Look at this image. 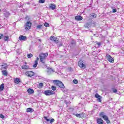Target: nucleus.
<instances>
[{"mask_svg":"<svg viewBox=\"0 0 124 124\" xmlns=\"http://www.w3.org/2000/svg\"><path fill=\"white\" fill-rule=\"evenodd\" d=\"M4 89V84H3V83H2L0 86V92H1L2 91H3Z\"/></svg>","mask_w":124,"mask_h":124,"instance_id":"obj_23","label":"nucleus"},{"mask_svg":"<svg viewBox=\"0 0 124 124\" xmlns=\"http://www.w3.org/2000/svg\"><path fill=\"white\" fill-rule=\"evenodd\" d=\"M3 37V34H0V39H1V38H2Z\"/></svg>","mask_w":124,"mask_h":124,"instance_id":"obj_47","label":"nucleus"},{"mask_svg":"<svg viewBox=\"0 0 124 124\" xmlns=\"http://www.w3.org/2000/svg\"><path fill=\"white\" fill-rule=\"evenodd\" d=\"M95 97H96V98H97V101H98V102H101L102 97L99 94H98V93H96L95 94Z\"/></svg>","mask_w":124,"mask_h":124,"instance_id":"obj_10","label":"nucleus"},{"mask_svg":"<svg viewBox=\"0 0 124 124\" xmlns=\"http://www.w3.org/2000/svg\"><path fill=\"white\" fill-rule=\"evenodd\" d=\"M45 2V0H39L40 3H44Z\"/></svg>","mask_w":124,"mask_h":124,"instance_id":"obj_39","label":"nucleus"},{"mask_svg":"<svg viewBox=\"0 0 124 124\" xmlns=\"http://www.w3.org/2000/svg\"><path fill=\"white\" fill-rule=\"evenodd\" d=\"M92 25V24L90 23H87L84 25V27L85 28H87V29H89V28H90V27H91V26Z\"/></svg>","mask_w":124,"mask_h":124,"instance_id":"obj_20","label":"nucleus"},{"mask_svg":"<svg viewBox=\"0 0 124 124\" xmlns=\"http://www.w3.org/2000/svg\"><path fill=\"white\" fill-rule=\"evenodd\" d=\"M75 19L77 21H81V20H83V17L80 16H78L75 17Z\"/></svg>","mask_w":124,"mask_h":124,"instance_id":"obj_15","label":"nucleus"},{"mask_svg":"<svg viewBox=\"0 0 124 124\" xmlns=\"http://www.w3.org/2000/svg\"><path fill=\"white\" fill-rule=\"evenodd\" d=\"M97 45H98V46H100V45H101L100 43H97Z\"/></svg>","mask_w":124,"mask_h":124,"instance_id":"obj_49","label":"nucleus"},{"mask_svg":"<svg viewBox=\"0 0 124 124\" xmlns=\"http://www.w3.org/2000/svg\"><path fill=\"white\" fill-rule=\"evenodd\" d=\"M62 46V43H60L58 44V47H61Z\"/></svg>","mask_w":124,"mask_h":124,"instance_id":"obj_42","label":"nucleus"},{"mask_svg":"<svg viewBox=\"0 0 124 124\" xmlns=\"http://www.w3.org/2000/svg\"><path fill=\"white\" fill-rule=\"evenodd\" d=\"M34 110H33V109H32V108H27L26 112L32 113V112H34Z\"/></svg>","mask_w":124,"mask_h":124,"instance_id":"obj_16","label":"nucleus"},{"mask_svg":"<svg viewBox=\"0 0 124 124\" xmlns=\"http://www.w3.org/2000/svg\"><path fill=\"white\" fill-rule=\"evenodd\" d=\"M44 119H45V120H46V122H50V119L47 118V117L45 116L44 117Z\"/></svg>","mask_w":124,"mask_h":124,"instance_id":"obj_37","label":"nucleus"},{"mask_svg":"<svg viewBox=\"0 0 124 124\" xmlns=\"http://www.w3.org/2000/svg\"><path fill=\"white\" fill-rule=\"evenodd\" d=\"M39 41L41 42V40L40 39H38Z\"/></svg>","mask_w":124,"mask_h":124,"instance_id":"obj_51","label":"nucleus"},{"mask_svg":"<svg viewBox=\"0 0 124 124\" xmlns=\"http://www.w3.org/2000/svg\"><path fill=\"white\" fill-rule=\"evenodd\" d=\"M45 27H49V25L48 23L47 22H45L44 24Z\"/></svg>","mask_w":124,"mask_h":124,"instance_id":"obj_31","label":"nucleus"},{"mask_svg":"<svg viewBox=\"0 0 124 124\" xmlns=\"http://www.w3.org/2000/svg\"><path fill=\"white\" fill-rule=\"evenodd\" d=\"M1 66L2 67L0 69L1 70H3L4 69H7L8 65H7V63H2Z\"/></svg>","mask_w":124,"mask_h":124,"instance_id":"obj_11","label":"nucleus"},{"mask_svg":"<svg viewBox=\"0 0 124 124\" xmlns=\"http://www.w3.org/2000/svg\"><path fill=\"white\" fill-rule=\"evenodd\" d=\"M43 87V83H40L38 85V88H42Z\"/></svg>","mask_w":124,"mask_h":124,"instance_id":"obj_32","label":"nucleus"},{"mask_svg":"<svg viewBox=\"0 0 124 124\" xmlns=\"http://www.w3.org/2000/svg\"><path fill=\"white\" fill-rule=\"evenodd\" d=\"M31 21H28L25 25V30L26 31H29L31 28Z\"/></svg>","mask_w":124,"mask_h":124,"instance_id":"obj_2","label":"nucleus"},{"mask_svg":"<svg viewBox=\"0 0 124 124\" xmlns=\"http://www.w3.org/2000/svg\"><path fill=\"white\" fill-rule=\"evenodd\" d=\"M19 39L20 40V41H25L27 40V37L23 35H20L19 37Z\"/></svg>","mask_w":124,"mask_h":124,"instance_id":"obj_12","label":"nucleus"},{"mask_svg":"<svg viewBox=\"0 0 124 124\" xmlns=\"http://www.w3.org/2000/svg\"><path fill=\"white\" fill-rule=\"evenodd\" d=\"M37 64H38V62H37V61H35L34 64L33 65V67H34V68H35V67L37 66Z\"/></svg>","mask_w":124,"mask_h":124,"instance_id":"obj_28","label":"nucleus"},{"mask_svg":"<svg viewBox=\"0 0 124 124\" xmlns=\"http://www.w3.org/2000/svg\"><path fill=\"white\" fill-rule=\"evenodd\" d=\"M48 56V53H41L39 55V57H40V60L41 59H46V57Z\"/></svg>","mask_w":124,"mask_h":124,"instance_id":"obj_8","label":"nucleus"},{"mask_svg":"<svg viewBox=\"0 0 124 124\" xmlns=\"http://www.w3.org/2000/svg\"><path fill=\"white\" fill-rule=\"evenodd\" d=\"M21 68L22 69H29L30 67L28 66V65H24L21 66Z\"/></svg>","mask_w":124,"mask_h":124,"instance_id":"obj_22","label":"nucleus"},{"mask_svg":"<svg viewBox=\"0 0 124 124\" xmlns=\"http://www.w3.org/2000/svg\"><path fill=\"white\" fill-rule=\"evenodd\" d=\"M39 60V58L38 57H37L36 58V60L35 61V62H38Z\"/></svg>","mask_w":124,"mask_h":124,"instance_id":"obj_48","label":"nucleus"},{"mask_svg":"<svg viewBox=\"0 0 124 124\" xmlns=\"http://www.w3.org/2000/svg\"><path fill=\"white\" fill-rule=\"evenodd\" d=\"M106 59H107V60L109 62H111L112 63H114V59H113L112 57L110 56V55L107 54L106 55Z\"/></svg>","mask_w":124,"mask_h":124,"instance_id":"obj_3","label":"nucleus"},{"mask_svg":"<svg viewBox=\"0 0 124 124\" xmlns=\"http://www.w3.org/2000/svg\"><path fill=\"white\" fill-rule=\"evenodd\" d=\"M75 45H76V42H75V41L74 40H72L71 42V43L70 45V47H71L72 48H73V47H74Z\"/></svg>","mask_w":124,"mask_h":124,"instance_id":"obj_13","label":"nucleus"},{"mask_svg":"<svg viewBox=\"0 0 124 124\" xmlns=\"http://www.w3.org/2000/svg\"><path fill=\"white\" fill-rule=\"evenodd\" d=\"M68 90H64V91H63V92H64V93H66L68 92Z\"/></svg>","mask_w":124,"mask_h":124,"instance_id":"obj_46","label":"nucleus"},{"mask_svg":"<svg viewBox=\"0 0 124 124\" xmlns=\"http://www.w3.org/2000/svg\"><path fill=\"white\" fill-rule=\"evenodd\" d=\"M0 118H1V119H4V116L1 114H0Z\"/></svg>","mask_w":124,"mask_h":124,"instance_id":"obj_45","label":"nucleus"},{"mask_svg":"<svg viewBox=\"0 0 124 124\" xmlns=\"http://www.w3.org/2000/svg\"><path fill=\"white\" fill-rule=\"evenodd\" d=\"M111 9H112V13H116L117 12V9L114 7H112Z\"/></svg>","mask_w":124,"mask_h":124,"instance_id":"obj_27","label":"nucleus"},{"mask_svg":"<svg viewBox=\"0 0 124 124\" xmlns=\"http://www.w3.org/2000/svg\"><path fill=\"white\" fill-rule=\"evenodd\" d=\"M106 122L107 124H110L111 122H110V120H109V118H108L106 120Z\"/></svg>","mask_w":124,"mask_h":124,"instance_id":"obj_38","label":"nucleus"},{"mask_svg":"<svg viewBox=\"0 0 124 124\" xmlns=\"http://www.w3.org/2000/svg\"><path fill=\"white\" fill-rule=\"evenodd\" d=\"M102 118L104 119V120H105V121L107 120L108 119V118L107 117V116L105 115L102 116Z\"/></svg>","mask_w":124,"mask_h":124,"instance_id":"obj_33","label":"nucleus"},{"mask_svg":"<svg viewBox=\"0 0 124 124\" xmlns=\"http://www.w3.org/2000/svg\"><path fill=\"white\" fill-rule=\"evenodd\" d=\"M75 116L77 117V118H81V114L77 113L75 114Z\"/></svg>","mask_w":124,"mask_h":124,"instance_id":"obj_35","label":"nucleus"},{"mask_svg":"<svg viewBox=\"0 0 124 124\" xmlns=\"http://www.w3.org/2000/svg\"><path fill=\"white\" fill-rule=\"evenodd\" d=\"M90 17L91 18V19H93L94 18H96V14L94 13H92L90 14Z\"/></svg>","mask_w":124,"mask_h":124,"instance_id":"obj_17","label":"nucleus"},{"mask_svg":"<svg viewBox=\"0 0 124 124\" xmlns=\"http://www.w3.org/2000/svg\"><path fill=\"white\" fill-rule=\"evenodd\" d=\"M28 18V16H26V19H27Z\"/></svg>","mask_w":124,"mask_h":124,"instance_id":"obj_52","label":"nucleus"},{"mask_svg":"<svg viewBox=\"0 0 124 124\" xmlns=\"http://www.w3.org/2000/svg\"><path fill=\"white\" fill-rule=\"evenodd\" d=\"M93 0H91V1H93Z\"/></svg>","mask_w":124,"mask_h":124,"instance_id":"obj_53","label":"nucleus"},{"mask_svg":"<svg viewBox=\"0 0 124 124\" xmlns=\"http://www.w3.org/2000/svg\"><path fill=\"white\" fill-rule=\"evenodd\" d=\"M97 123L98 124H103L104 122L102 119L98 118L97 119Z\"/></svg>","mask_w":124,"mask_h":124,"instance_id":"obj_14","label":"nucleus"},{"mask_svg":"<svg viewBox=\"0 0 124 124\" xmlns=\"http://www.w3.org/2000/svg\"><path fill=\"white\" fill-rule=\"evenodd\" d=\"M78 65L81 68H86V65L84 64V62L82 61H79L78 62Z\"/></svg>","mask_w":124,"mask_h":124,"instance_id":"obj_7","label":"nucleus"},{"mask_svg":"<svg viewBox=\"0 0 124 124\" xmlns=\"http://www.w3.org/2000/svg\"><path fill=\"white\" fill-rule=\"evenodd\" d=\"M91 25H92L93 27L96 26V23L95 22H93Z\"/></svg>","mask_w":124,"mask_h":124,"instance_id":"obj_40","label":"nucleus"},{"mask_svg":"<svg viewBox=\"0 0 124 124\" xmlns=\"http://www.w3.org/2000/svg\"><path fill=\"white\" fill-rule=\"evenodd\" d=\"M49 39L51 40V41H53L54 42H55V43H59V39H58V38L54 36H50L49 38Z\"/></svg>","mask_w":124,"mask_h":124,"instance_id":"obj_6","label":"nucleus"},{"mask_svg":"<svg viewBox=\"0 0 124 124\" xmlns=\"http://www.w3.org/2000/svg\"><path fill=\"white\" fill-rule=\"evenodd\" d=\"M4 41H8V39H9V36H5L3 37Z\"/></svg>","mask_w":124,"mask_h":124,"instance_id":"obj_26","label":"nucleus"},{"mask_svg":"<svg viewBox=\"0 0 124 124\" xmlns=\"http://www.w3.org/2000/svg\"><path fill=\"white\" fill-rule=\"evenodd\" d=\"M25 75L28 77H32V76H34V72L31 71H28L26 72Z\"/></svg>","mask_w":124,"mask_h":124,"instance_id":"obj_4","label":"nucleus"},{"mask_svg":"<svg viewBox=\"0 0 124 124\" xmlns=\"http://www.w3.org/2000/svg\"><path fill=\"white\" fill-rule=\"evenodd\" d=\"M55 122V119H52L51 120H50V123L52 124V123H54Z\"/></svg>","mask_w":124,"mask_h":124,"instance_id":"obj_43","label":"nucleus"},{"mask_svg":"<svg viewBox=\"0 0 124 124\" xmlns=\"http://www.w3.org/2000/svg\"><path fill=\"white\" fill-rule=\"evenodd\" d=\"M73 82L74 84H78V80L77 79H74Z\"/></svg>","mask_w":124,"mask_h":124,"instance_id":"obj_34","label":"nucleus"},{"mask_svg":"<svg viewBox=\"0 0 124 124\" xmlns=\"http://www.w3.org/2000/svg\"><path fill=\"white\" fill-rule=\"evenodd\" d=\"M54 82L59 87V88H61V89H64V85H63V83L61 81H59L58 80H54Z\"/></svg>","mask_w":124,"mask_h":124,"instance_id":"obj_1","label":"nucleus"},{"mask_svg":"<svg viewBox=\"0 0 124 124\" xmlns=\"http://www.w3.org/2000/svg\"><path fill=\"white\" fill-rule=\"evenodd\" d=\"M27 57H28V58H29V59L31 58V57H32V54H31V53L28 54L27 55Z\"/></svg>","mask_w":124,"mask_h":124,"instance_id":"obj_30","label":"nucleus"},{"mask_svg":"<svg viewBox=\"0 0 124 124\" xmlns=\"http://www.w3.org/2000/svg\"><path fill=\"white\" fill-rule=\"evenodd\" d=\"M41 28H42V25H39L36 26V29L38 30H40Z\"/></svg>","mask_w":124,"mask_h":124,"instance_id":"obj_29","label":"nucleus"},{"mask_svg":"<svg viewBox=\"0 0 124 124\" xmlns=\"http://www.w3.org/2000/svg\"><path fill=\"white\" fill-rule=\"evenodd\" d=\"M27 92L28 93H34V90H33V89H31V88H29L28 89Z\"/></svg>","mask_w":124,"mask_h":124,"instance_id":"obj_18","label":"nucleus"},{"mask_svg":"<svg viewBox=\"0 0 124 124\" xmlns=\"http://www.w3.org/2000/svg\"><path fill=\"white\" fill-rule=\"evenodd\" d=\"M40 60V62H42V63H43V64H45V62H46V59H42V58Z\"/></svg>","mask_w":124,"mask_h":124,"instance_id":"obj_25","label":"nucleus"},{"mask_svg":"<svg viewBox=\"0 0 124 124\" xmlns=\"http://www.w3.org/2000/svg\"><path fill=\"white\" fill-rule=\"evenodd\" d=\"M44 93L46 95H52V94H54L55 92L50 90H47L44 92Z\"/></svg>","mask_w":124,"mask_h":124,"instance_id":"obj_5","label":"nucleus"},{"mask_svg":"<svg viewBox=\"0 0 124 124\" xmlns=\"http://www.w3.org/2000/svg\"><path fill=\"white\" fill-rule=\"evenodd\" d=\"M112 91L113 93H117V92H118V90H117V89L114 88L112 89Z\"/></svg>","mask_w":124,"mask_h":124,"instance_id":"obj_41","label":"nucleus"},{"mask_svg":"<svg viewBox=\"0 0 124 124\" xmlns=\"http://www.w3.org/2000/svg\"><path fill=\"white\" fill-rule=\"evenodd\" d=\"M51 89L52 90V91H56V90H57V88H56V87L52 86L51 87Z\"/></svg>","mask_w":124,"mask_h":124,"instance_id":"obj_36","label":"nucleus"},{"mask_svg":"<svg viewBox=\"0 0 124 124\" xmlns=\"http://www.w3.org/2000/svg\"><path fill=\"white\" fill-rule=\"evenodd\" d=\"M100 116H102V117H103V116H105V115H104V112H101L100 113Z\"/></svg>","mask_w":124,"mask_h":124,"instance_id":"obj_44","label":"nucleus"},{"mask_svg":"<svg viewBox=\"0 0 124 124\" xmlns=\"http://www.w3.org/2000/svg\"><path fill=\"white\" fill-rule=\"evenodd\" d=\"M14 82L16 84H19L20 83V78H15Z\"/></svg>","mask_w":124,"mask_h":124,"instance_id":"obj_19","label":"nucleus"},{"mask_svg":"<svg viewBox=\"0 0 124 124\" xmlns=\"http://www.w3.org/2000/svg\"><path fill=\"white\" fill-rule=\"evenodd\" d=\"M19 8H20V7H23V5H20V6H19Z\"/></svg>","mask_w":124,"mask_h":124,"instance_id":"obj_50","label":"nucleus"},{"mask_svg":"<svg viewBox=\"0 0 124 124\" xmlns=\"http://www.w3.org/2000/svg\"><path fill=\"white\" fill-rule=\"evenodd\" d=\"M56 7L57 6H56V5L54 4H50L48 9H50L51 10H55Z\"/></svg>","mask_w":124,"mask_h":124,"instance_id":"obj_9","label":"nucleus"},{"mask_svg":"<svg viewBox=\"0 0 124 124\" xmlns=\"http://www.w3.org/2000/svg\"><path fill=\"white\" fill-rule=\"evenodd\" d=\"M2 73L4 76H7V72L6 70H2Z\"/></svg>","mask_w":124,"mask_h":124,"instance_id":"obj_24","label":"nucleus"},{"mask_svg":"<svg viewBox=\"0 0 124 124\" xmlns=\"http://www.w3.org/2000/svg\"><path fill=\"white\" fill-rule=\"evenodd\" d=\"M47 72L48 75H51V74L52 72H54V70H53L52 69H50L48 70H47Z\"/></svg>","mask_w":124,"mask_h":124,"instance_id":"obj_21","label":"nucleus"}]
</instances>
